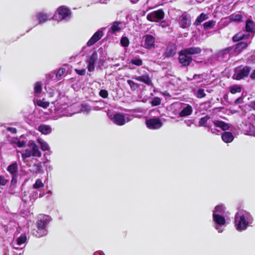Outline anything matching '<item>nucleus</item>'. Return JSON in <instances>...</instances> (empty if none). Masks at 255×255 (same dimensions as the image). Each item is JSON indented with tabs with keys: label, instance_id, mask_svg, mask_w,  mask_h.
<instances>
[{
	"label": "nucleus",
	"instance_id": "obj_12",
	"mask_svg": "<svg viewBox=\"0 0 255 255\" xmlns=\"http://www.w3.org/2000/svg\"><path fill=\"white\" fill-rule=\"evenodd\" d=\"M248 43L245 41L239 42L233 46L234 53L238 55L244 50L247 49L248 47Z\"/></svg>",
	"mask_w": 255,
	"mask_h": 255
},
{
	"label": "nucleus",
	"instance_id": "obj_48",
	"mask_svg": "<svg viewBox=\"0 0 255 255\" xmlns=\"http://www.w3.org/2000/svg\"><path fill=\"white\" fill-rule=\"evenodd\" d=\"M76 73L79 75H84L86 73V70L85 69H82L81 70L75 69Z\"/></svg>",
	"mask_w": 255,
	"mask_h": 255
},
{
	"label": "nucleus",
	"instance_id": "obj_24",
	"mask_svg": "<svg viewBox=\"0 0 255 255\" xmlns=\"http://www.w3.org/2000/svg\"><path fill=\"white\" fill-rule=\"evenodd\" d=\"M255 30V24L254 21L248 19L246 21L245 30L247 32H254Z\"/></svg>",
	"mask_w": 255,
	"mask_h": 255
},
{
	"label": "nucleus",
	"instance_id": "obj_35",
	"mask_svg": "<svg viewBox=\"0 0 255 255\" xmlns=\"http://www.w3.org/2000/svg\"><path fill=\"white\" fill-rule=\"evenodd\" d=\"M36 104L44 109H47L49 106V103L43 100H38L36 102Z\"/></svg>",
	"mask_w": 255,
	"mask_h": 255
},
{
	"label": "nucleus",
	"instance_id": "obj_43",
	"mask_svg": "<svg viewBox=\"0 0 255 255\" xmlns=\"http://www.w3.org/2000/svg\"><path fill=\"white\" fill-rule=\"evenodd\" d=\"M232 50L234 51L233 46H230V47H228L224 49H223L220 52V53H221V54H222V55L224 56L225 55H226V54L229 53Z\"/></svg>",
	"mask_w": 255,
	"mask_h": 255
},
{
	"label": "nucleus",
	"instance_id": "obj_39",
	"mask_svg": "<svg viewBox=\"0 0 255 255\" xmlns=\"http://www.w3.org/2000/svg\"><path fill=\"white\" fill-rule=\"evenodd\" d=\"M161 102V99L159 97H154L152 101L151 102V104L152 106H157L160 105Z\"/></svg>",
	"mask_w": 255,
	"mask_h": 255
},
{
	"label": "nucleus",
	"instance_id": "obj_54",
	"mask_svg": "<svg viewBox=\"0 0 255 255\" xmlns=\"http://www.w3.org/2000/svg\"><path fill=\"white\" fill-rule=\"evenodd\" d=\"M34 166H35L36 167L35 172L36 173H39L41 170V169H40V167H39V166L37 164H34Z\"/></svg>",
	"mask_w": 255,
	"mask_h": 255
},
{
	"label": "nucleus",
	"instance_id": "obj_23",
	"mask_svg": "<svg viewBox=\"0 0 255 255\" xmlns=\"http://www.w3.org/2000/svg\"><path fill=\"white\" fill-rule=\"evenodd\" d=\"M234 138V137L231 132L225 131L222 134V139L226 143L231 142Z\"/></svg>",
	"mask_w": 255,
	"mask_h": 255
},
{
	"label": "nucleus",
	"instance_id": "obj_3",
	"mask_svg": "<svg viewBox=\"0 0 255 255\" xmlns=\"http://www.w3.org/2000/svg\"><path fill=\"white\" fill-rule=\"evenodd\" d=\"M253 221L252 216L248 212L240 211L235 216V222L238 231H242L247 229L250 223Z\"/></svg>",
	"mask_w": 255,
	"mask_h": 255
},
{
	"label": "nucleus",
	"instance_id": "obj_31",
	"mask_svg": "<svg viewBox=\"0 0 255 255\" xmlns=\"http://www.w3.org/2000/svg\"><path fill=\"white\" fill-rule=\"evenodd\" d=\"M215 24L216 21H215L213 20H209L208 21L205 22L203 25L204 29L206 30L208 28L213 27L215 25Z\"/></svg>",
	"mask_w": 255,
	"mask_h": 255
},
{
	"label": "nucleus",
	"instance_id": "obj_40",
	"mask_svg": "<svg viewBox=\"0 0 255 255\" xmlns=\"http://www.w3.org/2000/svg\"><path fill=\"white\" fill-rule=\"evenodd\" d=\"M206 94L204 92V90L202 89H199L197 90L196 94V96L198 98H203L206 96Z\"/></svg>",
	"mask_w": 255,
	"mask_h": 255
},
{
	"label": "nucleus",
	"instance_id": "obj_25",
	"mask_svg": "<svg viewBox=\"0 0 255 255\" xmlns=\"http://www.w3.org/2000/svg\"><path fill=\"white\" fill-rule=\"evenodd\" d=\"M208 18V16L207 14L204 13H201L199 16H198L196 19L195 21L194 22V25L196 26L200 24L203 21L207 19Z\"/></svg>",
	"mask_w": 255,
	"mask_h": 255
},
{
	"label": "nucleus",
	"instance_id": "obj_45",
	"mask_svg": "<svg viewBox=\"0 0 255 255\" xmlns=\"http://www.w3.org/2000/svg\"><path fill=\"white\" fill-rule=\"evenodd\" d=\"M99 95L103 98L106 99L108 97V92L106 90H101L99 92Z\"/></svg>",
	"mask_w": 255,
	"mask_h": 255
},
{
	"label": "nucleus",
	"instance_id": "obj_47",
	"mask_svg": "<svg viewBox=\"0 0 255 255\" xmlns=\"http://www.w3.org/2000/svg\"><path fill=\"white\" fill-rule=\"evenodd\" d=\"M8 181V180L5 179L4 176L0 175V185L5 186L7 184Z\"/></svg>",
	"mask_w": 255,
	"mask_h": 255
},
{
	"label": "nucleus",
	"instance_id": "obj_32",
	"mask_svg": "<svg viewBox=\"0 0 255 255\" xmlns=\"http://www.w3.org/2000/svg\"><path fill=\"white\" fill-rule=\"evenodd\" d=\"M225 212V207L223 205H217L215 207L213 213L219 214L220 215L224 214Z\"/></svg>",
	"mask_w": 255,
	"mask_h": 255
},
{
	"label": "nucleus",
	"instance_id": "obj_56",
	"mask_svg": "<svg viewBox=\"0 0 255 255\" xmlns=\"http://www.w3.org/2000/svg\"><path fill=\"white\" fill-rule=\"evenodd\" d=\"M250 78L252 80H255V69L252 72V73L250 75Z\"/></svg>",
	"mask_w": 255,
	"mask_h": 255
},
{
	"label": "nucleus",
	"instance_id": "obj_38",
	"mask_svg": "<svg viewBox=\"0 0 255 255\" xmlns=\"http://www.w3.org/2000/svg\"><path fill=\"white\" fill-rule=\"evenodd\" d=\"M120 43L122 46L127 47L129 45V39L127 37H122Z\"/></svg>",
	"mask_w": 255,
	"mask_h": 255
},
{
	"label": "nucleus",
	"instance_id": "obj_59",
	"mask_svg": "<svg viewBox=\"0 0 255 255\" xmlns=\"http://www.w3.org/2000/svg\"><path fill=\"white\" fill-rule=\"evenodd\" d=\"M131 2L132 3H136V1H133V0H131Z\"/></svg>",
	"mask_w": 255,
	"mask_h": 255
},
{
	"label": "nucleus",
	"instance_id": "obj_34",
	"mask_svg": "<svg viewBox=\"0 0 255 255\" xmlns=\"http://www.w3.org/2000/svg\"><path fill=\"white\" fill-rule=\"evenodd\" d=\"M127 83L129 85L130 88L132 91H135L139 87V85L137 83L134 82L131 80H128Z\"/></svg>",
	"mask_w": 255,
	"mask_h": 255
},
{
	"label": "nucleus",
	"instance_id": "obj_37",
	"mask_svg": "<svg viewBox=\"0 0 255 255\" xmlns=\"http://www.w3.org/2000/svg\"><path fill=\"white\" fill-rule=\"evenodd\" d=\"M37 141L40 144V148L42 150L46 151V150H49V146L46 142L41 141L39 139L37 140Z\"/></svg>",
	"mask_w": 255,
	"mask_h": 255
},
{
	"label": "nucleus",
	"instance_id": "obj_15",
	"mask_svg": "<svg viewBox=\"0 0 255 255\" xmlns=\"http://www.w3.org/2000/svg\"><path fill=\"white\" fill-rule=\"evenodd\" d=\"M214 125L217 127L223 130L226 131L230 128L229 124L220 120H214L212 121Z\"/></svg>",
	"mask_w": 255,
	"mask_h": 255
},
{
	"label": "nucleus",
	"instance_id": "obj_5",
	"mask_svg": "<svg viewBox=\"0 0 255 255\" xmlns=\"http://www.w3.org/2000/svg\"><path fill=\"white\" fill-rule=\"evenodd\" d=\"M251 71V68L249 66H238L234 69L233 79L236 80H244L247 78Z\"/></svg>",
	"mask_w": 255,
	"mask_h": 255
},
{
	"label": "nucleus",
	"instance_id": "obj_49",
	"mask_svg": "<svg viewBox=\"0 0 255 255\" xmlns=\"http://www.w3.org/2000/svg\"><path fill=\"white\" fill-rule=\"evenodd\" d=\"M16 144L18 147H24L26 145V142L24 140H22V141L19 140L17 142Z\"/></svg>",
	"mask_w": 255,
	"mask_h": 255
},
{
	"label": "nucleus",
	"instance_id": "obj_50",
	"mask_svg": "<svg viewBox=\"0 0 255 255\" xmlns=\"http://www.w3.org/2000/svg\"><path fill=\"white\" fill-rule=\"evenodd\" d=\"M160 26L162 28H165L169 26L168 23L165 20H162L160 23Z\"/></svg>",
	"mask_w": 255,
	"mask_h": 255
},
{
	"label": "nucleus",
	"instance_id": "obj_27",
	"mask_svg": "<svg viewBox=\"0 0 255 255\" xmlns=\"http://www.w3.org/2000/svg\"><path fill=\"white\" fill-rule=\"evenodd\" d=\"M7 170L11 175L16 174L18 172V164L15 162L8 166Z\"/></svg>",
	"mask_w": 255,
	"mask_h": 255
},
{
	"label": "nucleus",
	"instance_id": "obj_41",
	"mask_svg": "<svg viewBox=\"0 0 255 255\" xmlns=\"http://www.w3.org/2000/svg\"><path fill=\"white\" fill-rule=\"evenodd\" d=\"M44 186V184L42 183V181L38 179L35 181V183L33 185V188L34 189H38L40 187H43Z\"/></svg>",
	"mask_w": 255,
	"mask_h": 255
},
{
	"label": "nucleus",
	"instance_id": "obj_8",
	"mask_svg": "<svg viewBox=\"0 0 255 255\" xmlns=\"http://www.w3.org/2000/svg\"><path fill=\"white\" fill-rule=\"evenodd\" d=\"M147 127L149 129H158L163 125L161 120L159 118H152L146 120Z\"/></svg>",
	"mask_w": 255,
	"mask_h": 255
},
{
	"label": "nucleus",
	"instance_id": "obj_11",
	"mask_svg": "<svg viewBox=\"0 0 255 255\" xmlns=\"http://www.w3.org/2000/svg\"><path fill=\"white\" fill-rule=\"evenodd\" d=\"M98 52L96 51H94L90 55L87 61L88 63L87 69L89 72H93L95 70V64L98 59Z\"/></svg>",
	"mask_w": 255,
	"mask_h": 255
},
{
	"label": "nucleus",
	"instance_id": "obj_6",
	"mask_svg": "<svg viewBox=\"0 0 255 255\" xmlns=\"http://www.w3.org/2000/svg\"><path fill=\"white\" fill-rule=\"evenodd\" d=\"M164 15L163 9H159L148 13L146 16V19L151 22H158L163 19Z\"/></svg>",
	"mask_w": 255,
	"mask_h": 255
},
{
	"label": "nucleus",
	"instance_id": "obj_26",
	"mask_svg": "<svg viewBox=\"0 0 255 255\" xmlns=\"http://www.w3.org/2000/svg\"><path fill=\"white\" fill-rule=\"evenodd\" d=\"M243 16L241 13L237 14H232L229 17L230 22H240L243 21Z\"/></svg>",
	"mask_w": 255,
	"mask_h": 255
},
{
	"label": "nucleus",
	"instance_id": "obj_4",
	"mask_svg": "<svg viewBox=\"0 0 255 255\" xmlns=\"http://www.w3.org/2000/svg\"><path fill=\"white\" fill-rule=\"evenodd\" d=\"M29 149H26L24 151H20L22 158L24 160L31 156L40 157L41 156V153L39 149L38 146L32 142L29 144Z\"/></svg>",
	"mask_w": 255,
	"mask_h": 255
},
{
	"label": "nucleus",
	"instance_id": "obj_52",
	"mask_svg": "<svg viewBox=\"0 0 255 255\" xmlns=\"http://www.w3.org/2000/svg\"><path fill=\"white\" fill-rule=\"evenodd\" d=\"M17 174L12 175V179L11 180V184H15L16 183V182H17L16 178L17 176Z\"/></svg>",
	"mask_w": 255,
	"mask_h": 255
},
{
	"label": "nucleus",
	"instance_id": "obj_42",
	"mask_svg": "<svg viewBox=\"0 0 255 255\" xmlns=\"http://www.w3.org/2000/svg\"><path fill=\"white\" fill-rule=\"evenodd\" d=\"M131 63H132L133 65H135L137 66H140L142 65V61L140 59H137V58H134L132 59L131 60Z\"/></svg>",
	"mask_w": 255,
	"mask_h": 255
},
{
	"label": "nucleus",
	"instance_id": "obj_33",
	"mask_svg": "<svg viewBox=\"0 0 255 255\" xmlns=\"http://www.w3.org/2000/svg\"><path fill=\"white\" fill-rule=\"evenodd\" d=\"M34 93L40 94L42 92V84L40 82H37L34 85Z\"/></svg>",
	"mask_w": 255,
	"mask_h": 255
},
{
	"label": "nucleus",
	"instance_id": "obj_17",
	"mask_svg": "<svg viewBox=\"0 0 255 255\" xmlns=\"http://www.w3.org/2000/svg\"><path fill=\"white\" fill-rule=\"evenodd\" d=\"M213 219L215 223L218 226L224 225L226 223V220L224 217L217 214L213 213Z\"/></svg>",
	"mask_w": 255,
	"mask_h": 255
},
{
	"label": "nucleus",
	"instance_id": "obj_10",
	"mask_svg": "<svg viewBox=\"0 0 255 255\" xmlns=\"http://www.w3.org/2000/svg\"><path fill=\"white\" fill-rule=\"evenodd\" d=\"M143 38L144 40V47L145 48L151 49L155 47V38L153 36L145 34Z\"/></svg>",
	"mask_w": 255,
	"mask_h": 255
},
{
	"label": "nucleus",
	"instance_id": "obj_57",
	"mask_svg": "<svg viewBox=\"0 0 255 255\" xmlns=\"http://www.w3.org/2000/svg\"><path fill=\"white\" fill-rule=\"evenodd\" d=\"M215 228L219 233L222 232L223 231V230H221V228L218 226L216 227Z\"/></svg>",
	"mask_w": 255,
	"mask_h": 255
},
{
	"label": "nucleus",
	"instance_id": "obj_44",
	"mask_svg": "<svg viewBox=\"0 0 255 255\" xmlns=\"http://www.w3.org/2000/svg\"><path fill=\"white\" fill-rule=\"evenodd\" d=\"M65 71L66 70L65 68H61L59 69L56 74V77L57 78H59L64 75V74L65 73Z\"/></svg>",
	"mask_w": 255,
	"mask_h": 255
},
{
	"label": "nucleus",
	"instance_id": "obj_7",
	"mask_svg": "<svg viewBox=\"0 0 255 255\" xmlns=\"http://www.w3.org/2000/svg\"><path fill=\"white\" fill-rule=\"evenodd\" d=\"M178 21L180 26L183 29L188 28L191 24V18L187 12L179 16Z\"/></svg>",
	"mask_w": 255,
	"mask_h": 255
},
{
	"label": "nucleus",
	"instance_id": "obj_13",
	"mask_svg": "<svg viewBox=\"0 0 255 255\" xmlns=\"http://www.w3.org/2000/svg\"><path fill=\"white\" fill-rule=\"evenodd\" d=\"M112 121L115 124L118 126H123L126 123V118L124 114L116 113L115 114L113 118Z\"/></svg>",
	"mask_w": 255,
	"mask_h": 255
},
{
	"label": "nucleus",
	"instance_id": "obj_55",
	"mask_svg": "<svg viewBox=\"0 0 255 255\" xmlns=\"http://www.w3.org/2000/svg\"><path fill=\"white\" fill-rule=\"evenodd\" d=\"M250 107L253 109V110H255V101L252 102L250 105Z\"/></svg>",
	"mask_w": 255,
	"mask_h": 255
},
{
	"label": "nucleus",
	"instance_id": "obj_28",
	"mask_svg": "<svg viewBox=\"0 0 255 255\" xmlns=\"http://www.w3.org/2000/svg\"><path fill=\"white\" fill-rule=\"evenodd\" d=\"M121 24V22L119 21H114L113 23L112 26L110 28V31L111 33L114 34L117 32L121 30V27L120 25Z\"/></svg>",
	"mask_w": 255,
	"mask_h": 255
},
{
	"label": "nucleus",
	"instance_id": "obj_46",
	"mask_svg": "<svg viewBox=\"0 0 255 255\" xmlns=\"http://www.w3.org/2000/svg\"><path fill=\"white\" fill-rule=\"evenodd\" d=\"M193 79L197 80V82H200L203 80V75L202 74H195L193 76Z\"/></svg>",
	"mask_w": 255,
	"mask_h": 255
},
{
	"label": "nucleus",
	"instance_id": "obj_53",
	"mask_svg": "<svg viewBox=\"0 0 255 255\" xmlns=\"http://www.w3.org/2000/svg\"><path fill=\"white\" fill-rule=\"evenodd\" d=\"M243 102V99L242 97H240L239 98H238V99H237L235 102H234V104H239V103H242Z\"/></svg>",
	"mask_w": 255,
	"mask_h": 255
},
{
	"label": "nucleus",
	"instance_id": "obj_18",
	"mask_svg": "<svg viewBox=\"0 0 255 255\" xmlns=\"http://www.w3.org/2000/svg\"><path fill=\"white\" fill-rule=\"evenodd\" d=\"M57 12L62 19L66 18L70 14L69 9L64 6L59 7L57 9Z\"/></svg>",
	"mask_w": 255,
	"mask_h": 255
},
{
	"label": "nucleus",
	"instance_id": "obj_22",
	"mask_svg": "<svg viewBox=\"0 0 255 255\" xmlns=\"http://www.w3.org/2000/svg\"><path fill=\"white\" fill-rule=\"evenodd\" d=\"M37 129L43 134H49L52 131V128L50 126L46 125H40L38 126Z\"/></svg>",
	"mask_w": 255,
	"mask_h": 255
},
{
	"label": "nucleus",
	"instance_id": "obj_9",
	"mask_svg": "<svg viewBox=\"0 0 255 255\" xmlns=\"http://www.w3.org/2000/svg\"><path fill=\"white\" fill-rule=\"evenodd\" d=\"M177 48V45L175 43L169 42L163 56L167 58L173 57L176 54Z\"/></svg>",
	"mask_w": 255,
	"mask_h": 255
},
{
	"label": "nucleus",
	"instance_id": "obj_16",
	"mask_svg": "<svg viewBox=\"0 0 255 255\" xmlns=\"http://www.w3.org/2000/svg\"><path fill=\"white\" fill-rule=\"evenodd\" d=\"M210 119L211 117L209 115H206L205 117L201 118L198 122V126L199 127L209 128L211 129V131L213 133H214L215 131H213V129L211 128V127H210L208 125V122Z\"/></svg>",
	"mask_w": 255,
	"mask_h": 255
},
{
	"label": "nucleus",
	"instance_id": "obj_2",
	"mask_svg": "<svg viewBox=\"0 0 255 255\" xmlns=\"http://www.w3.org/2000/svg\"><path fill=\"white\" fill-rule=\"evenodd\" d=\"M51 220V217L48 215H39L36 222L37 229H33L32 232L33 235L37 238H41L46 235V227Z\"/></svg>",
	"mask_w": 255,
	"mask_h": 255
},
{
	"label": "nucleus",
	"instance_id": "obj_36",
	"mask_svg": "<svg viewBox=\"0 0 255 255\" xmlns=\"http://www.w3.org/2000/svg\"><path fill=\"white\" fill-rule=\"evenodd\" d=\"M26 236L25 235H21L16 240L17 244L21 245L24 244L26 241Z\"/></svg>",
	"mask_w": 255,
	"mask_h": 255
},
{
	"label": "nucleus",
	"instance_id": "obj_14",
	"mask_svg": "<svg viewBox=\"0 0 255 255\" xmlns=\"http://www.w3.org/2000/svg\"><path fill=\"white\" fill-rule=\"evenodd\" d=\"M103 36V31L98 30L96 32L87 43V45L91 46L99 41Z\"/></svg>",
	"mask_w": 255,
	"mask_h": 255
},
{
	"label": "nucleus",
	"instance_id": "obj_20",
	"mask_svg": "<svg viewBox=\"0 0 255 255\" xmlns=\"http://www.w3.org/2000/svg\"><path fill=\"white\" fill-rule=\"evenodd\" d=\"M134 79L144 83L147 85H151L152 81L148 74H144L140 76H137Z\"/></svg>",
	"mask_w": 255,
	"mask_h": 255
},
{
	"label": "nucleus",
	"instance_id": "obj_51",
	"mask_svg": "<svg viewBox=\"0 0 255 255\" xmlns=\"http://www.w3.org/2000/svg\"><path fill=\"white\" fill-rule=\"evenodd\" d=\"M7 130L12 133H16L17 132V130L15 128L8 127L7 128Z\"/></svg>",
	"mask_w": 255,
	"mask_h": 255
},
{
	"label": "nucleus",
	"instance_id": "obj_19",
	"mask_svg": "<svg viewBox=\"0 0 255 255\" xmlns=\"http://www.w3.org/2000/svg\"><path fill=\"white\" fill-rule=\"evenodd\" d=\"M249 37V34H246L243 33L242 31H240L236 33L232 38V40L234 42L240 41L243 39H248Z\"/></svg>",
	"mask_w": 255,
	"mask_h": 255
},
{
	"label": "nucleus",
	"instance_id": "obj_29",
	"mask_svg": "<svg viewBox=\"0 0 255 255\" xmlns=\"http://www.w3.org/2000/svg\"><path fill=\"white\" fill-rule=\"evenodd\" d=\"M242 87L240 85H234L229 87V90L231 94H235L242 91Z\"/></svg>",
	"mask_w": 255,
	"mask_h": 255
},
{
	"label": "nucleus",
	"instance_id": "obj_58",
	"mask_svg": "<svg viewBox=\"0 0 255 255\" xmlns=\"http://www.w3.org/2000/svg\"><path fill=\"white\" fill-rule=\"evenodd\" d=\"M119 65H120L119 63H118V64H116L114 65V66H119Z\"/></svg>",
	"mask_w": 255,
	"mask_h": 255
},
{
	"label": "nucleus",
	"instance_id": "obj_21",
	"mask_svg": "<svg viewBox=\"0 0 255 255\" xmlns=\"http://www.w3.org/2000/svg\"><path fill=\"white\" fill-rule=\"evenodd\" d=\"M193 112L192 108L190 105L184 107L182 111L179 113V115L180 117L188 116L192 114Z\"/></svg>",
	"mask_w": 255,
	"mask_h": 255
},
{
	"label": "nucleus",
	"instance_id": "obj_30",
	"mask_svg": "<svg viewBox=\"0 0 255 255\" xmlns=\"http://www.w3.org/2000/svg\"><path fill=\"white\" fill-rule=\"evenodd\" d=\"M37 18L39 23H44L48 20L47 14L42 13H39L37 14Z\"/></svg>",
	"mask_w": 255,
	"mask_h": 255
},
{
	"label": "nucleus",
	"instance_id": "obj_1",
	"mask_svg": "<svg viewBox=\"0 0 255 255\" xmlns=\"http://www.w3.org/2000/svg\"><path fill=\"white\" fill-rule=\"evenodd\" d=\"M202 52L199 47H191L182 49L178 52V61L182 67H187L193 61L192 55L198 54Z\"/></svg>",
	"mask_w": 255,
	"mask_h": 255
}]
</instances>
